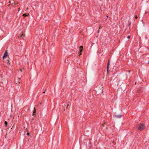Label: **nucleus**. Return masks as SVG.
<instances>
[{"label": "nucleus", "mask_w": 149, "mask_h": 149, "mask_svg": "<svg viewBox=\"0 0 149 149\" xmlns=\"http://www.w3.org/2000/svg\"><path fill=\"white\" fill-rule=\"evenodd\" d=\"M144 128V125L143 124H140L138 127V129L140 131L143 130Z\"/></svg>", "instance_id": "nucleus-1"}, {"label": "nucleus", "mask_w": 149, "mask_h": 149, "mask_svg": "<svg viewBox=\"0 0 149 149\" xmlns=\"http://www.w3.org/2000/svg\"><path fill=\"white\" fill-rule=\"evenodd\" d=\"M83 49V47L82 46H81L79 47V51L80 52L79 53V55L80 56V55L81 54V52H82V50Z\"/></svg>", "instance_id": "nucleus-2"}, {"label": "nucleus", "mask_w": 149, "mask_h": 149, "mask_svg": "<svg viewBox=\"0 0 149 149\" xmlns=\"http://www.w3.org/2000/svg\"><path fill=\"white\" fill-rule=\"evenodd\" d=\"M8 53L7 51H6L4 54L3 56V59H4L8 55Z\"/></svg>", "instance_id": "nucleus-3"}, {"label": "nucleus", "mask_w": 149, "mask_h": 149, "mask_svg": "<svg viewBox=\"0 0 149 149\" xmlns=\"http://www.w3.org/2000/svg\"><path fill=\"white\" fill-rule=\"evenodd\" d=\"M117 118H120L121 117V116L120 115H117L115 116Z\"/></svg>", "instance_id": "nucleus-4"}, {"label": "nucleus", "mask_w": 149, "mask_h": 149, "mask_svg": "<svg viewBox=\"0 0 149 149\" xmlns=\"http://www.w3.org/2000/svg\"><path fill=\"white\" fill-rule=\"evenodd\" d=\"M19 80H20V79H17V81H15V83H16V84H19L20 83V82L19 81Z\"/></svg>", "instance_id": "nucleus-5"}, {"label": "nucleus", "mask_w": 149, "mask_h": 149, "mask_svg": "<svg viewBox=\"0 0 149 149\" xmlns=\"http://www.w3.org/2000/svg\"><path fill=\"white\" fill-rule=\"evenodd\" d=\"M34 111H33V116L35 115V113H36V110L35 108H34Z\"/></svg>", "instance_id": "nucleus-6"}, {"label": "nucleus", "mask_w": 149, "mask_h": 149, "mask_svg": "<svg viewBox=\"0 0 149 149\" xmlns=\"http://www.w3.org/2000/svg\"><path fill=\"white\" fill-rule=\"evenodd\" d=\"M28 15H29V14H28V15H27L26 14H23V16L24 17H25V16H28Z\"/></svg>", "instance_id": "nucleus-7"}, {"label": "nucleus", "mask_w": 149, "mask_h": 149, "mask_svg": "<svg viewBox=\"0 0 149 149\" xmlns=\"http://www.w3.org/2000/svg\"><path fill=\"white\" fill-rule=\"evenodd\" d=\"M6 63H7V64H8L9 63V64H10L9 62V60H6Z\"/></svg>", "instance_id": "nucleus-8"}, {"label": "nucleus", "mask_w": 149, "mask_h": 149, "mask_svg": "<svg viewBox=\"0 0 149 149\" xmlns=\"http://www.w3.org/2000/svg\"><path fill=\"white\" fill-rule=\"evenodd\" d=\"M109 66L107 65V72L108 73V69H109Z\"/></svg>", "instance_id": "nucleus-9"}, {"label": "nucleus", "mask_w": 149, "mask_h": 149, "mask_svg": "<svg viewBox=\"0 0 149 149\" xmlns=\"http://www.w3.org/2000/svg\"><path fill=\"white\" fill-rule=\"evenodd\" d=\"M7 123H7V122H6V121H5V126L6 127V126L7 125Z\"/></svg>", "instance_id": "nucleus-10"}, {"label": "nucleus", "mask_w": 149, "mask_h": 149, "mask_svg": "<svg viewBox=\"0 0 149 149\" xmlns=\"http://www.w3.org/2000/svg\"><path fill=\"white\" fill-rule=\"evenodd\" d=\"M2 77L0 75V82H2V79H1Z\"/></svg>", "instance_id": "nucleus-11"}, {"label": "nucleus", "mask_w": 149, "mask_h": 149, "mask_svg": "<svg viewBox=\"0 0 149 149\" xmlns=\"http://www.w3.org/2000/svg\"><path fill=\"white\" fill-rule=\"evenodd\" d=\"M25 36V35H24L23 34H22L20 37L23 38V36Z\"/></svg>", "instance_id": "nucleus-12"}, {"label": "nucleus", "mask_w": 149, "mask_h": 149, "mask_svg": "<svg viewBox=\"0 0 149 149\" xmlns=\"http://www.w3.org/2000/svg\"><path fill=\"white\" fill-rule=\"evenodd\" d=\"M109 61L108 62V63L107 65L109 66Z\"/></svg>", "instance_id": "nucleus-13"}, {"label": "nucleus", "mask_w": 149, "mask_h": 149, "mask_svg": "<svg viewBox=\"0 0 149 149\" xmlns=\"http://www.w3.org/2000/svg\"><path fill=\"white\" fill-rule=\"evenodd\" d=\"M130 36H128L127 37V38H128V39H129L130 38Z\"/></svg>", "instance_id": "nucleus-14"}, {"label": "nucleus", "mask_w": 149, "mask_h": 149, "mask_svg": "<svg viewBox=\"0 0 149 149\" xmlns=\"http://www.w3.org/2000/svg\"><path fill=\"white\" fill-rule=\"evenodd\" d=\"M27 134L28 135H30V134L28 132V133H27Z\"/></svg>", "instance_id": "nucleus-15"}, {"label": "nucleus", "mask_w": 149, "mask_h": 149, "mask_svg": "<svg viewBox=\"0 0 149 149\" xmlns=\"http://www.w3.org/2000/svg\"><path fill=\"white\" fill-rule=\"evenodd\" d=\"M135 17L136 19H137V17L136 16H135Z\"/></svg>", "instance_id": "nucleus-16"}, {"label": "nucleus", "mask_w": 149, "mask_h": 149, "mask_svg": "<svg viewBox=\"0 0 149 149\" xmlns=\"http://www.w3.org/2000/svg\"><path fill=\"white\" fill-rule=\"evenodd\" d=\"M20 71H21V72H22V69H20Z\"/></svg>", "instance_id": "nucleus-17"}, {"label": "nucleus", "mask_w": 149, "mask_h": 149, "mask_svg": "<svg viewBox=\"0 0 149 149\" xmlns=\"http://www.w3.org/2000/svg\"><path fill=\"white\" fill-rule=\"evenodd\" d=\"M101 27H99V29H100V28H101Z\"/></svg>", "instance_id": "nucleus-18"}, {"label": "nucleus", "mask_w": 149, "mask_h": 149, "mask_svg": "<svg viewBox=\"0 0 149 149\" xmlns=\"http://www.w3.org/2000/svg\"><path fill=\"white\" fill-rule=\"evenodd\" d=\"M68 105H68H68H67V107H66V108H67V107H68Z\"/></svg>", "instance_id": "nucleus-19"}, {"label": "nucleus", "mask_w": 149, "mask_h": 149, "mask_svg": "<svg viewBox=\"0 0 149 149\" xmlns=\"http://www.w3.org/2000/svg\"><path fill=\"white\" fill-rule=\"evenodd\" d=\"M19 10H20V8H19Z\"/></svg>", "instance_id": "nucleus-20"}, {"label": "nucleus", "mask_w": 149, "mask_h": 149, "mask_svg": "<svg viewBox=\"0 0 149 149\" xmlns=\"http://www.w3.org/2000/svg\"><path fill=\"white\" fill-rule=\"evenodd\" d=\"M43 93H45V92H43Z\"/></svg>", "instance_id": "nucleus-21"}, {"label": "nucleus", "mask_w": 149, "mask_h": 149, "mask_svg": "<svg viewBox=\"0 0 149 149\" xmlns=\"http://www.w3.org/2000/svg\"><path fill=\"white\" fill-rule=\"evenodd\" d=\"M101 93H102V92H101Z\"/></svg>", "instance_id": "nucleus-22"}, {"label": "nucleus", "mask_w": 149, "mask_h": 149, "mask_svg": "<svg viewBox=\"0 0 149 149\" xmlns=\"http://www.w3.org/2000/svg\"><path fill=\"white\" fill-rule=\"evenodd\" d=\"M42 104V103L41 102L40 103V104Z\"/></svg>", "instance_id": "nucleus-23"}, {"label": "nucleus", "mask_w": 149, "mask_h": 149, "mask_svg": "<svg viewBox=\"0 0 149 149\" xmlns=\"http://www.w3.org/2000/svg\"><path fill=\"white\" fill-rule=\"evenodd\" d=\"M102 126H104V124H103V125H102Z\"/></svg>", "instance_id": "nucleus-24"}, {"label": "nucleus", "mask_w": 149, "mask_h": 149, "mask_svg": "<svg viewBox=\"0 0 149 149\" xmlns=\"http://www.w3.org/2000/svg\"><path fill=\"white\" fill-rule=\"evenodd\" d=\"M98 33L99 32V31H98Z\"/></svg>", "instance_id": "nucleus-25"}]
</instances>
